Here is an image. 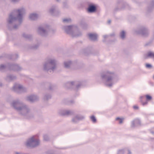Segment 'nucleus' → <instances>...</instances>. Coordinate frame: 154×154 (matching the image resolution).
<instances>
[{
    "instance_id": "nucleus-24",
    "label": "nucleus",
    "mask_w": 154,
    "mask_h": 154,
    "mask_svg": "<svg viewBox=\"0 0 154 154\" xmlns=\"http://www.w3.org/2000/svg\"><path fill=\"white\" fill-rule=\"evenodd\" d=\"M144 97V96H141L140 97V101L141 102V103L143 106H145L146 105L148 104V102L147 101H146L144 102H142L141 99Z\"/></svg>"
},
{
    "instance_id": "nucleus-34",
    "label": "nucleus",
    "mask_w": 154,
    "mask_h": 154,
    "mask_svg": "<svg viewBox=\"0 0 154 154\" xmlns=\"http://www.w3.org/2000/svg\"><path fill=\"white\" fill-rule=\"evenodd\" d=\"M146 67L147 68H150L152 67V66L149 64H146Z\"/></svg>"
},
{
    "instance_id": "nucleus-30",
    "label": "nucleus",
    "mask_w": 154,
    "mask_h": 154,
    "mask_svg": "<svg viewBox=\"0 0 154 154\" xmlns=\"http://www.w3.org/2000/svg\"><path fill=\"white\" fill-rule=\"evenodd\" d=\"M43 138L44 140L45 141H48L49 139V137L47 135H44L43 136Z\"/></svg>"
},
{
    "instance_id": "nucleus-25",
    "label": "nucleus",
    "mask_w": 154,
    "mask_h": 154,
    "mask_svg": "<svg viewBox=\"0 0 154 154\" xmlns=\"http://www.w3.org/2000/svg\"><path fill=\"white\" fill-rule=\"evenodd\" d=\"M23 35L24 37L28 39H30L32 37V36L31 35L26 33H23Z\"/></svg>"
},
{
    "instance_id": "nucleus-8",
    "label": "nucleus",
    "mask_w": 154,
    "mask_h": 154,
    "mask_svg": "<svg viewBox=\"0 0 154 154\" xmlns=\"http://www.w3.org/2000/svg\"><path fill=\"white\" fill-rule=\"evenodd\" d=\"M137 34H140L143 37L147 36L149 34L148 29L145 27H141L138 30L136 31Z\"/></svg>"
},
{
    "instance_id": "nucleus-28",
    "label": "nucleus",
    "mask_w": 154,
    "mask_h": 154,
    "mask_svg": "<svg viewBox=\"0 0 154 154\" xmlns=\"http://www.w3.org/2000/svg\"><path fill=\"white\" fill-rule=\"evenodd\" d=\"M71 21V20L70 18H65L63 20V22L64 23H69Z\"/></svg>"
},
{
    "instance_id": "nucleus-29",
    "label": "nucleus",
    "mask_w": 154,
    "mask_h": 154,
    "mask_svg": "<svg viewBox=\"0 0 154 154\" xmlns=\"http://www.w3.org/2000/svg\"><path fill=\"white\" fill-rule=\"evenodd\" d=\"M145 97L147 101L150 100L152 99V97L149 95H146Z\"/></svg>"
},
{
    "instance_id": "nucleus-3",
    "label": "nucleus",
    "mask_w": 154,
    "mask_h": 154,
    "mask_svg": "<svg viewBox=\"0 0 154 154\" xmlns=\"http://www.w3.org/2000/svg\"><path fill=\"white\" fill-rule=\"evenodd\" d=\"M101 79L106 86H112L117 81L116 75L113 72L107 70L101 74Z\"/></svg>"
},
{
    "instance_id": "nucleus-40",
    "label": "nucleus",
    "mask_w": 154,
    "mask_h": 154,
    "mask_svg": "<svg viewBox=\"0 0 154 154\" xmlns=\"http://www.w3.org/2000/svg\"><path fill=\"white\" fill-rule=\"evenodd\" d=\"M80 85H80V84H79V85H78L76 87H77V88H79V87Z\"/></svg>"
},
{
    "instance_id": "nucleus-16",
    "label": "nucleus",
    "mask_w": 154,
    "mask_h": 154,
    "mask_svg": "<svg viewBox=\"0 0 154 154\" xmlns=\"http://www.w3.org/2000/svg\"><path fill=\"white\" fill-rule=\"evenodd\" d=\"M56 6L54 5L49 10V13L52 15H55L56 12L57 11Z\"/></svg>"
},
{
    "instance_id": "nucleus-32",
    "label": "nucleus",
    "mask_w": 154,
    "mask_h": 154,
    "mask_svg": "<svg viewBox=\"0 0 154 154\" xmlns=\"http://www.w3.org/2000/svg\"><path fill=\"white\" fill-rule=\"evenodd\" d=\"M91 119L93 122L94 123L96 122V120L94 116H91Z\"/></svg>"
},
{
    "instance_id": "nucleus-38",
    "label": "nucleus",
    "mask_w": 154,
    "mask_h": 154,
    "mask_svg": "<svg viewBox=\"0 0 154 154\" xmlns=\"http://www.w3.org/2000/svg\"><path fill=\"white\" fill-rule=\"evenodd\" d=\"M109 36V35H104L103 36V37L104 38V39H105L106 38H107Z\"/></svg>"
},
{
    "instance_id": "nucleus-11",
    "label": "nucleus",
    "mask_w": 154,
    "mask_h": 154,
    "mask_svg": "<svg viewBox=\"0 0 154 154\" xmlns=\"http://www.w3.org/2000/svg\"><path fill=\"white\" fill-rule=\"evenodd\" d=\"M38 98L35 95H31L27 97L26 100L31 102H33L37 100Z\"/></svg>"
},
{
    "instance_id": "nucleus-26",
    "label": "nucleus",
    "mask_w": 154,
    "mask_h": 154,
    "mask_svg": "<svg viewBox=\"0 0 154 154\" xmlns=\"http://www.w3.org/2000/svg\"><path fill=\"white\" fill-rule=\"evenodd\" d=\"M6 66L3 64H2L0 66V71H4L6 69Z\"/></svg>"
},
{
    "instance_id": "nucleus-22",
    "label": "nucleus",
    "mask_w": 154,
    "mask_h": 154,
    "mask_svg": "<svg viewBox=\"0 0 154 154\" xmlns=\"http://www.w3.org/2000/svg\"><path fill=\"white\" fill-rule=\"evenodd\" d=\"M72 63V62L70 61H68L67 62H65L64 63V65L65 67L66 68H68Z\"/></svg>"
},
{
    "instance_id": "nucleus-10",
    "label": "nucleus",
    "mask_w": 154,
    "mask_h": 154,
    "mask_svg": "<svg viewBox=\"0 0 154 154\" xmlns=\"http://www.w3.org/2000/svg\"><path fill=\"white\" fill-rule=\"evenodd\" d=\"M59 113L62 116H69L72 115L73 112L69 110H62L60 111Z\"/></svg>"
},
{
    "instance_id": "nucleus-36",
    "label": "nucleus",
    "mask_w": 154,
    "mask_h": 154,
    "mask_svg": "<svg viewBox=\"0 0 154 154\" xmlns=\"http://www.w3.org/2000/svg\"><path fill=\"white\" fill-rule=\"evenodd\" d=\"M75 83L74 82H72L68 83V84L72 85H74Z\"/></svg>"
},
{
    "instance_id": "nucleus-7",
    "label": "nucleus",
    "mask_w": 154,
    "mask_h": 154,
    "mask_svg": "<svg viewBox=\"0 0 154 154\" xmlns=\"http://www.w3.org/2000/svg\"><path fill=\"white\" fill-rule=\"evenodd\" d=\"M49 26L47 25L38 27V33L42 36H46L48 34Z\"/></svg>"
},
{
    "instance_id": "nucleus-44",
    "label": "nucleus",
    "mask_w": 154,
    "mask_h": 154,
    "mask_svg": "<svg viewBox=\"0 0 154 154\" xmlns=\"http://www.w3.org/2000/svg\"><path fill=\"white\" fill-rule=\"evenodd\" d=\"M14 56H17V55H14L13 57H14Z\"/></svg>"
},
{
    "instance_id": "nucleus-12",
    "label": "nucleus",
    "mask_w": 154,
    "mask_h": 154,
    "mask_svg": "<svg viewBox=\"0 0 154 154\" xmlns=\"http://www.w3.org/2000/svg\"><path fill=\"white\" fill-rule=\"evenodd\" d=\"M141 124L140 120L138 119H136L132 122L131 127L134 128L139 125Z\"/></svg>"
},
{
    "instance_id": "nucleus-31",
    "label": "nucleus",
    "mask_w": 154,
    "mask_h": 154,
    "mask_svg": "<svg viewBox=\"0 0 154 154\" xmlns=\"http://www.w3.org/2000/svg\"><path fill=\"white\" fill-rule=\"evenodd\" d=\"M150 7L151 8H152L154 7V1L152 0L151 2L150 5Z\"/></svg>"
},
{
    "instance_id": "nucleus-2",
    "label": "nucleus",
    "mask_w": 154,
    "mask_h": 154,
    "mask_svg": "<svg viewBox=\"0 0 154 154\" xmlns=\"http://www.w3.org/2000/svg\"><path fill=\"white\" fill-rule=\"evenodd\" d=\"M11 105L20 114L26 118L30 119L32 117L28 107L19 100L13 101Z\"/></svg>"
},
{
    "instance_id": "nucleus-46",
    "label": "nucleus",
    "mask_w": 154,
    "mask_h": 154,
    "mask_svg": "<svg viewBox=\"0 0 154 154\" xmlns=\"http://www.w3.org/2000/svg\"><path fill=\"white\" fill-rule=\"evenodd\" d=\"M153 79H154V75L153 76Z\"/></svg>"
},
{
    "instance_id": "nucleus-13",
    "label": "nucleus",
    "mask_w": 154,
    "mask_h": 154,
    "mask_svg": "<svg viewBox=\"0 0 154 154\" xmlns=\"http://www.w3.org/2000/svg\"><path fill=\"white\" fill-rule=\"evenodd\" d=\"M85 117L81 115H77L72 119V122L74 123H76L79 120H81L84 118Z\"/></svg>"
},
{
    "instance_id": "nucleus-20",
    "label": "nucleus",
    "mask_w": 154,
    "mask_h": 154,
    "mask_svg": "<svg viewBox=\"0 0 154 154\" xmlns=\"http://www.w3.org/2000/svg\"><path fill=\"white\" fill-rule=\"evenodd\" d=\"M16 77L15 76L10 75L7 77L6 80L8 81H10L16 79Z\"/></svg>"
},
{
    "instance_id": "nucleus-17",
    "label": "nucleus",
    "mask_w": 154,
    "mask_h": 154,
    "mask_svg": "<svg viewBox=\"0 0 154 154\" xmlns=\"http://www.w3.org/2000/svg\"><path fill=\"white\" fill-rule=\"evenodd\" d=\"M89 39L92 41H96L97 39V35L96 34L89 33L88 34Z\"/></svg>"
},
{
    "instance_id": "nucleus-35",
    "label": "nucleus",
    "mask_w": 154,
    "mask_h": 154,
    "mask_svg": "<svg viewBox=\"0 0 154 154\" xmlns=\"http://www.w3.org/2000/svg\"><path fill=\"white\" fill-rule=\"evenodd\" d=\"M133 107V108L135 109H138L139 108L138 106L137 105L134 106Z\"/></svg>"
},
{
    "instance_id": "nucleus-39",
    "label": "nucleus",
    "mask_w": 154,
    "mask_h": 154,
    "mask_svg": "<svg viewBox=\"0 0 154 154\" xmlns=\"http://www.w3.org/2000/svg\"><path fill=\"white\" fill-rule=\"evenodd\" d=\"M38 45H37L36 46H35L33 47L32 48H37V47H38Z\"/></svg>"
},
{
    "instance_id": "nucleus-23",
    "label": "nucleus",
    "mask_w": 154,
    "mask_h": 154,
    "mask_svg": "<svg viewBox=\"0 0 154 154\" xmlns=\"http://www.w3.org/2000/svg\"><path fill=\"white\" fill-rule=\"evenodd\" d=\"M120 38L123 39L125 37V32L124 31H122L120 34Z\"/></svg>"
},
{
    "instance_id": "nucleus-27",
    "label": "nucleus",
    "mask_w": 154,
    "mask_h": 154,
    "mask_svg": "<svg viewBox=\"0 0 154 154\" xmlns=\"http://www.w3.org/2000/svg\"><path fill=\"white\" fill-rule=\"evenodd\" d=\"M123 119L120 118L119 117H117L116 118V120L118 121L119 124H121L122 123Z\"/></svg>"
},
{
    "instance_id": "nucleus-37",
    "label": "nucleus",
    "mask_w": 154,
    "mask_h": 154,
    "mask_svg": "<svg viewBox=\"0 0 154 154\" xmlns=\"http://www.w3.org/2000/svg\"><path fill=\"white\" fill-rule=\"evenodd\" d=\"M20 0H11V1L14 2H19Z\"/></svg>"
},
{
    "instance_id": "nucleus-43",
    "label": "nucleus",
    "mask_w": 154,
    "mask_h": 154,
    "mask_svg": "<svg viewBox=\"0 0 154 154\" xmlns=\"http://www.w3.org/2000/svg\"><path fill=\"white\" fill-rule=\"evenodd\" d=\"M16 154H20V153L18 152H16L15 153Z\"/></svg>"
},
{
    "instance_id": "nucleus-14",
    "label": "nucleus",
    "mask_w": 154,
    "mask_h": 154,
    "mask_svg": "<svg viewBox=\"0 0 154 154\" xmlns=\"http://www.w3.org/2000/svg\"><path fill=\"white\" fill-rule=\"evenodd\" d=\"M144 57L146 59L151 58L154 60V52L149 51L146 54H145Z\"/></svg>"
},
{
    "instance_id": "nucleus-19",
    "label": "nucleus",
    "mask_w": 154,
    "mask_h": 154,
    "mask_svg": "<svg viewBox=\"0 0 154 154\" xmlns=\"http://www.w3.org/2000/svg\"><path fill=\"white\" fill-rule=\"evenodd\" d=\"M38 17V15L36 14H31L29 16V19L32 20H35L37 19Z\"/></svg>"
},
{
    "instance_id": "nucleus-4",
    "label": "nucleus",
    "mask_w": 154,
    "mask_h": 154,
    "mask_svg": "<svg viewBox=\"0 0 154 154\" xmlns=\"http://www.w3.org/2000/svg\"><path fill=\"white\" fill-rule=\"evenodd\" d=\"M62 29L66 33L71 35L72 36H78L82 35L81 32L74 25L63 26L62 27Z\"/></svg>"
},
{
    "instance_id": "nucleus-15",
    "label": "nucleus",
    "mask_w": 154,
    "mask_h": 154,
    "mask_svg": "<svg viewBox=\"0 0 154 154\" xmlns=\"http://www.w3.org/2000/svg\"><path fill=\"white\" fill-rule=\"evenodd\" d=\"M9 68L10 69L15 71H19L21 69V68L17 64H12L9 66Z\"/></svg>"
},
{
    "instance_id": "nucleus-45",
    "label": "nucleus",
    "mask_w": 154,
    "mask_h": 154,
    "mask_svg": "<svg viewBox=\"0 0 154 154\" xmlns=\"http://www.w3.org/2000/svg\"><path fill=\"white\" fill-rule=\"evenodd\" d=\"M50 89H52L51 87H50Z\"/></svg>"
},
{
    "instance_id": "nucleus-47",
    "label": "nucleus",
    "mask_w": 154,
    "mask_h": 154,
    "mask_svg": "<svg viewBox=\"0 0 154 154\" xmlns=\"http://www.w3.org/2000/svg\"><path fill=\"white\" fill-rule=\"evenodd\" d=\"M57 1H58V0H57Z\"/></svg>"
},
{
    "instance_id": "nucleus-9",
    "label": "nucleus",
    "mask_w": 154,
    "mask_h": 154,
    "mask_svg": "<svg viewBox=\"0 0 154 154\" xmlns=\"http://www.w3.org/2000/svg\"><path fill=\"white\" fill-rule=\"evenodd\" d=\"M13 90L18 93L25 92L26 91V89L22 85L18 84H15L13 87Z\"/></svg>"
},
{
    "instance_id": "nucleus-21",
    "label": "nucleus",
    "mask_w": 154,
    "mask_h": 154,
    "mask_svg": "<svg viewBox=\"0 0 154 154\" xmlns=\"http://www.w3.org/2000/svg\"><path fill=\"white\" fill-rule=\"evenodd\" d=\"M125 151H127L128 154H131V151L129 150L121 149L118 151L117 154H123Z\"/></svg>"
},
{
    "instance_id": "nucleus-5",
    "label": "nucleus",
    "mask_w": 154,
    "mask_h": 154,
    "mask_svg": "<svg viewBox=\"0 0 154 154\" xmlns=\"http://www.w3.org/2000/svg\"><path fill=\"white\" fill-rule=\"evenodd\" d=\"M56 67V61L54 59H48L44 65V69L48 71H53Z\"/></svg>"
},
{
    "instance_id": "nucleus-33",
    "label": "nucleus",
    "mask_w": 154,
    "mask_h": 154,
    "mask_svg": "<svg viewBox=\"0 0 154 154\" xmlns=\"http://www.w3.org/2000/svg\"><path fill=\"white\" fill-rule=\"evenodd\" d=\"M51 98V96L50 95H45L44 97V99L45 100H48Z\"/></svg>"
},
{
    "instance_id": "nucleus-41",
    "label": "nucleus",
    "mask_w": 154,
    "mask_h": 154,
    "mask_svg": "<svg viewBox=\"0 0 154 154\" xmlns=\"http://www.w3.org/2000/svg\"><path fill=\"white\" fill-rule=\"evenodd\" d=\"M111 23V20H109L108 21V24H110Z\"/></svg>"
},
{
    "instance_id": "nucleus-1",
    "label": "nucleus",
    "mask_w": 154,
    "mask_h": 154,
    "mask_svg": "<svg viewBox=\"0 0 154 154\" xmlns=\"http://www.w3.org/2000/svg\"><path fill=\"white\" fill-rule=\"evenodd\" d=\"M25 9L23 8H21L15 10L9 14L7 22L9 29L12 30L16 29L23 20V15L25 13Z\"/></svg>"
},
{
    "instance_id": "nucleus-18",
    "label": "nucleus",
    "mask_w": 154,
    "mask_h": 154,
    "mask_svg": "<svg viewBox=\"0 0 154 154\" xmlns=\"http://www.w3.org/2000/svg\"><path fill=\"white\" fill-rule=\"evenodd\" d=\"M96 6L93 5H89L88 8V10L89 12H93L96 11Z\"/></svg>"
},
{
    "instance_id": "nucleus-42",
    "label": "nucleus",
    "mask_w": 154,
    "mask_h": 154,
    "mask_svg": "<svg viewBox=\"0 0 154 154\" xmlns=\"http://www.w3.org/2000/svg\"><path fill=\"white\" fill-rule=\"evenodd\" d=\"M114 35V33L111 34L110 35V36H112Z\"/></svg>"
},
{
    "instance_id": "nucleus-6",
    "label": "nucleus",
    "mask_w": 154,
    "mask_h": 154,
    "mask_svg": "<svg viewBox=\"0 0 154 154\" xmlns=\"http://www.w3.org/2000/svg\"><path fill=\"white\" fill-rule=\"evenodd\" d=\"M39 140L38 139H35L33 136L29 139L26 143V145L28 147H34L39 145Z\"/></svg>"
}]
</instances>
